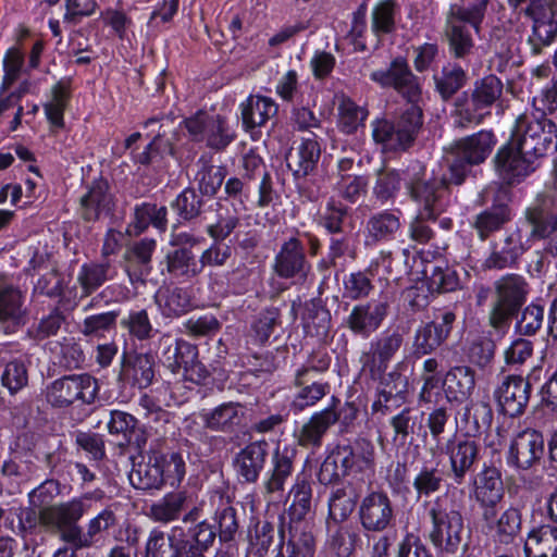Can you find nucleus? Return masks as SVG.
Segmentation results:
<instances>
[{
	"label": "nucleus",
	"instance_id": "nucleus-51",
	"mask_svg": "<svg viewBox=\"0 0 557 557\" xmlns=\"http://www.w3.org/2000/svg\"><path fill=\"white\" fill-rule=\"evenodd\" d=\"M188 496L185 491L165 494L149 507V516L157 522L169 523L177 520L187 508Z\"/></svg>",
	"mask_w": 557,
	"mask_h": 557
},
{
	"label": "nucleus",
	"instance_id": "nucleus-24",
	"mask_svg": "<svg viewBox=\"0 0 557 557\" xmlns=\"http://www.w3.org/2000/svg\"><path fill=\"white\" fill-rule=\"evenodd\" d=\"M203 428L223 434H235L244 428L246 406L238 401H226L212 409L199 412Z\"/></svg>",
	"mask_w": 557,
	"mask_h": 557
},
{
	"label": "nucleus",
	"instance_id": "nucleus-19",
	"mask_svg": "<svg viewBox=\"0 0 557 557\" xmlns=\"http://www.w3.org/2000/svg\"><path fill=\"white\" fill-rule=\"evenodd\" d=\"M389 313L386 298L371 299L355 305L343 320V325L354 335L369 338L379 331Z\"/></svg>",
	"mask_w": 557,
	"mask_h": 557
},
{
	"label": "nucleus",
	"instance_id": "nucleus-26",
	"mask_svg": "<svg viewBox=\"0 0 557 557\" xmlns=\"http://www.w3.org/2000/svg\"><path fill=\"white\" fill-rule=\"evenodd\" d=\"M157 248V242L153 238H141L131 246L124 252V269L133 286H145L148 276L152 271V255Z\"/></svg>",
	"mask_w": 557,
	"mask_h": 557
},
{
	"label": "nucleus",
	"instance_id": "nucleus-32",
	"mask_svg": "<svg viewBox=\"0 0 557 557\" xmlns=\"http://www.w3.org/2000/svg\"><path fill=\"white\" fill-rule=\"evenodd\" d=\"M238 110L243 129L252 134L277 115L278 104L271 97L250 95L239 104Z\"/></svg>",
	"mask_w": 557,
	"mask_h": 557
},
{
	"label": "nucleus",
	"instance_id": "nucleus-28",
	"mask_svg": "<svg viewBox=\"0 0 557 557\" xmlns=\"http://www.w3.org/2000/svg\"><path fill=\"white\" fill-rule=\"evenodd\" d=\"M530 395V382L518 375L507 376L495 392L500 411L510 418L524 413Z\"/></svg>",
	"mask_w": 557,
	"mask_h": 557
},
{
	"label": "nucleus",
	"instance_id": "nucleus-31",
	"mask_svg": "<svg viewBox=\"0 0 557 557\" xmlns=\"http://www.w3.org/2000/svg\"><path fill=\"white\" fill-rule=\"evenodd\" d=\"M335 450L343 460L344 471L352 473H372L375 468V447L366 437H357L345 444H339Z\"/></svg>",
	"mask_w": 557,
	"mask_h": 557
},
{
	"label": "nucleus",
	"instance_id": "nucleus-53",
	"mask_svg": "<svg viewBox=\"0 0 557 557\" xmlns=\"http://www.w3.org/2000/svg\"><path fill=\"white\" fill-rule=\"evenodd\" d=\"M156 302L165 318H178L193 309L189 292L183 287L166 288L154 296Z\"/></svg>",
	"mask_w": 557,
	"mask_h": 557
},
{
	"label": "nucleus",
	"instance_id": "nucleus-12",
	"mask_svg": "<svg viewBox=\"0 0 557 557\" xmlns=\"http://www.w3.org/2000/svg\"><path fill=\"white\" fill-rule=\"evenodd\" d=\"M456 319L453 310L440 309L431 321L420 324L412 336L411 356L420 359L442 348L451 335Z\"/></svg>",
	"mask_w": 557,
	"mask_h": 557
},
{
	"label": "nucleus",
	"instance_id": "nucleus-7",
	"mask_svg": "<svg viewBox=\"0 0 557 557\" xmlns=\"http://www.w3.org/2000/svg\"><path fill=\"white\" fill-rule=\"evenodd\" d=\"M428 515L431 520L429 540L441 554H456L463 543V517L460 510L449 506L443 497H436L430 503Z\"/></svg>",
	"mask_w": 557,
	"mask_h": 557
},
{
	"label": "nucleus",
	"instance_id": "nucleus-46",
	"mask_svg": "<svg viewBox=\"0 0 557 557\" xmlns=\"http://www.w3.org/2000/svg\"><path fill=\"white\" fill-rule=\"evenodd\" d=\"M154 357L151 354H135L127 356L123 354L122 358V374L132 381L134 386L138 388H147L153 382L154 371Z\"/></svg>",
	"mask_w": 557,
	"mask_h": 557
},
{
	"label": "nucleus",
	"instance_id": "nucleus-35",
	"mask_svg": "<svg viewBox=\"0 0 557 557\" xmlns=\"http://www.w3.org/2000/svg\"><path fill=\"white\" fill-rule=\"evenodd\" d=\"M475 371L469 366L449 368L442 380V388L447 403L462 404L475 389Z\"/></svg>",
	"mask_w": 557,
	"mask_h": 557
},
{
	"label": "nucleus",
	"instance_id": "nucleus-16",
	"mask_svg": "<svg viewBox=\"0 0 557 557\" xmlns=\"http://www.w3.org/2000/svg\"><path fill=\"white\" fill-rule=\"evenodd\" d=\"M404 344L405 335L399 329L383 331L369 343V350L360 355L361 370L368 374L380 375L387 370Z\"/></svg>",
	"mask_w": 557,
	"mask_h": 557
},
{
	"label": "nucleus",
	"instance_id": "nucleus-64",
	"mask_svg": "<svg viewBox=\"0 0 557 557\" xmlns=\"http://www.w3.org/2000/svg\"><path fill=\"white\" fill-rule=\"evenodd\" d=\"M29 364L30 361L23 358H13L4 364L0 381L10 395H15L27 386Z\"/></svg>",
	"mask_w": 557,
	"mask_h": 557
},
{
	"label": "nucleus",
	"instance_id": "nucleus-55",
	"mask_svg": "<svg viewBox=\"0 0 557 557\" xmlns=\"http://www.w3.org/2000/svg\"><path fill=\"white\" fill-rule=\"evenodd\" d=\"M435 90L443 101L450 100L468 81L466 71L456 63H447L433 75Z\"/></svg>",
	"mask_w": 557,
	"mask_h": 557
},
{
	"label": "nucleus",
	"instance_id": "nucleus-8",
	"mask_svg": "<svg viewBox=\"0 0 557 557\" xmlns=\"http://www.w3.org/2000/svg\"><path fill=\"white\" fill-rule=\"evenodd\" d=\"M156 354L172 373L183 370L184 379L196 384L205 382L210 373L198 359V347L183 338L162 334Z\"/></svg>",
	"mask_w": 557,
	"mask_h": 557
},
{
	"label": "nucleus",
	"instance_id": "nucleus-3",
	"mask_svg": "<svg viewBox=\"0 0 557 557\" xmlns=\"http://www.w3.org/2000/svg\"><path fill=\"white\" fill-rule=\"evenodd\" d=\"M503 92L504 84L494 74L474 81L470 89L462 91L454 100L453 116L456 125L467 127L469 124H481L500 101Z\"/></svg>",
	"mask_w": 557,
	"mask_h": 557
},
{
	"label": "nucleus",
	"instance_id": "nucleus-36",
	"mask_svg": "<svg viewBox=\"0 0 557 557\" xmlns=\"http://www.w3.org/2000/svg\"><path fill=\"white\" fill-rule=\"evenodd\" d=\"M163 275L178 284L193 282L201 274V265L193 249H172L164 257Z\"/></svg>",
	"mask_w": 557,
	"mask_h": 557
},
{
	"label": "nucleus",
	"instance_id": "nucleus-56",
	"mask_svg": "<svg viewBox=\"0 0 557 557\" xmlns=\"http://www.w3.org/2000/svg\"><path fill=\"white\" fill-rule=\"evenodd\" d=\"M473 484L476 502H502L504 485L497 468L485 466L473 480Z\"/></svg>",
	"mask_w": 557,
	"mask_h": 557
},
{
	"label": "nucleus",
	"instance_id": "nucleus-1",
	"mask_svg": "<svg viewBox=\"0 0 557 557\" xmlns=\"http://www.w3.org/2000/svg\"><path fill=\"white\" fill-rule=\"evenodd\" d=\"M496 143L495 134L487 129L455 140L444 149L440 176L428 174L422 161L410 160L403 169V183L418 212L425 218H438L448 205L446 195L450 186L462 185L472 168L486 161Z\"/></svg>",
	"mask_w": 557,
	"mask_h": 557
},
{
	"label": "nucleus",
	"instance_id": "nucleus-41",
	"mask_svg": "<svg viewBox=\"0 0 557 557\" xmlns=\"http://www.w3.org/2000/svg\"><path fill=\"white\" fill-rule=\"evenodd\" d=\"M320 156L319 143L311 137L302 138L299 146L286 154V164L295 180L305 178L313 173Z\"/></svg>",
	"mask_w": 557,
	"mask_h": 557
},
{
	"label": "nucleus",
	"instance_id": "nucleus-38",
	"mask_svg": "<svg viewBox=\"0 0 557 557\" xmlns=\"http://www.w3.org/2000/svg\"><path fill=\"white\" fill-rule=\"evenodd\" d=\"M294 385L298 388L290 403V410L295 413L314 406L323 397L330 393V384L327 382L314 381L308 376L307 369H298L295 373Z\"/></svg>",
	"mask_w": 557,
	"mask_h": 557
},
{
	"label": "nucleus",
	"instance_id": "nucleus-23",
	"mask_svg": "<svg viewBox=\"0 0 557 557\" xmlns=\"http://www.w3.org/2000/svg\"><path fill=\"white\" fill-rule=\"evenodd\" d=\"M28 309L21 289L0 280V327L4 334L11 335L26 325Z\"/></svg>",
	"mask_w": 557,
	"mask_h": 557
},
{
	"label": "nucleus",
	"instance_id": "nucleus-40",
	"mask_svg": "<svg viewBox=\"0 0 557 557\" xmlns=\"http://www.w3.org/2000/svg\"><path fill=\"white\" fill-rule=\"evenodd\" d=\"M479 29L469 23L468 18H461L451 14L446 20L445 37L448 41L449 52L457 59L468 57L474 47L471 29Z\"/></svg>",
	"mask_w": 557,
	"mask_h": 557
},
{
	"label": "nucleus",
	"instance_id": "nucleus-29",
	"mask_svg": "<svg viewBox=\"0 0 557 557\" xmlns=\"http://www.w3.org/2000/svg\"><path fill=\"white\" fill-rule=\"evenodd\" d=\"M297 451L288 445H277L270 455L265 472L264 488L268 493L284 491L286 482L296 471Z\"/></svg>",
	"mask_w": 557,
	"mask_h": 557
},
{
	"label": "nucleus",
	"instance_id": "nucleus-2",
	"mask_svg": "<svg viewBox=\"0 0 557 557\" xmlns=\"http://www.w3.org/2000/svg\"><path fill=\"white\" fill-rule=\"evenodd\" d=\"M371 126L373 140L384 151H406L414 144L423 126L421 102H406L395 120L376 119Z\"/></svg>",
	"mask_w": 557,
	"mask_h": 557
},
{
	"label": "nucleus",
	"instance_id": "nucleus-45",
	"mask_svg": "<svg viewBox=\"0 0 557 557\" xmlns=\"http://www.w3.org/2000/svg\"><path fill=\"white\" fill-rule=\"evenodd\" d=\"M163 233L168 228V209L153 202H141L134 207L133 221L127 232L131 235H140L149 226Z\"/></svg>",
	"mask_w": 557,
	"mask_h": 557
},
{
	"label": "nucleus",
	"instance_id": "nucleus-21",
	"mask_svg": "<svg viewBox=\"0 0 557 557\" xmlns=\"http://www.w3.org/2000/svg\"><path fill=\"white\" fill-rule=\"evenodd\" d=\"M509 201V189L498 187L492 205L473 216L471 227L480 240H487L511 220L512 213L508 205Z\"/></svg>",
	"mask_w": 557,
	"mask_h": 557
},
{
	"label": "nucleus",
	"instance_id": "nucleus-15",
	"mask_svg": "<svg viewBox=\"0 0 557 557\" xmlns=\"http://www.w3.org/2000/svg\"><path fill=\"white\" fill-rule=\"evenodd\" d=\"M529 237L519 226L507 230L499 242H492L490 253L482 262L485 271H503L518 268L522 256L529 250Z\"/></svg>",
	"mask_w": 557,
	"mask_h": 557
},
{
	"label": "nucleus",
	"instance_id": "nucleus-57",
	"mask_svg": "<svg viewBox=\"0 0 557 557\" xmlns=\"http://www.w3.org/2000/svg\"><path fill=\"white\" fill-rule=\"evenodd\" d=\"M350 209L341 200L330 198L324 209L319 213L317 223L326 234L352 228Z\"/></svg>",
	"mask_w": 557,
	"mask_h": 557
},
{
	"label": "nucleus",
	"instance_id": "nucleus-22",
	"mask_svg": "<svg viewBox=\"0 0 557 557\" xmlns=\"http://www.w3.org/2000/svg\"><path fill=\"white\" fill-rule=\"evenodd\" d=\"M544 451L543 434L528 429L512 440L507 451L506 462L516 470L525 471L540 462Z\"/></svg>",
	"mask_w": 557,
	"mask_h": 557
},
{
	"label": "nucleus",
	"instance_id": "nucleus-11",
	"mask_svg": "<svg viewBox=\"0 0 557 557\" xmlns=\"http://www.w3.org/2000/svg\"><path fill=\"white\" fill-rule=\"evenodd\" d=\"M99 392L98 381L88 373L70 374L54 380L47 387V401L54 408H65L76 400L85 405L95 403Z\"/></svg>",
	"mask_w": 557,
	"mask_h": 557
},
{
	"label": "nucleus",
	"instance_id": "nucleus-13",
	"mask_svg": "<svg viewBox=\"0 0 557 557\" xmlns=\"http://www.w3.org/2000/svg\"><path fill=\"white\" fill-rule=\"evenodd\" d=\"M273 273L294 284H306L312 275V265L308 260L306 247L297 236L284 240L274 256Z\"/></svg>",
	"mask_w": 557,
	"mask_h": 557
},
{
	"label": "nucleus",
	"instance_id": "nucleus-54",
	"mask_svg": "<svg viewBox=\"0 0 557 557\" xmlns=\"http://www.w3.org/2000/svg\"><path fill=\"white\" fill-rule=\"evenodd\" d=\"M47 347L52 356L53 362L66 370L78 369L85 361V354L73 337H63L62 341H50Z\"/></svg>",
	"mask_w": 557,
	"mask_h": 557
},
{
	"label": "nucleus",
	"instance_id": "nucleus-59",
	"mask_svg": "<svg viewBox=\"0 0 557 557\" xmlns=\"http://www.w3.org/2000/svg\"><path fill=\"white\" fill-rule=\"evenodd\" d=\"M389 424L394 432L393 441L404 445L410 435L422 429V414L414 408L405 407L391 418Z\"/></svg>",
	"mask_w": 557,
	"mask_h": 557
},
{
	"label": "nucleus",
	"instance_id": "nucleus-60",
	"mask_svg": "<svg viewBox=\"0 0 557 557\" xmlns=\"http://www.w3.org/2000/svg\"><path fill=\"white\" fill-rule=\"evenodd\" d=\"M120 310L87 315L79 325L81 333L89 338H103L116 330Z\"/></svg>",
	"mask_w": 557,
	"mask_h": 557
},
{
	"label": "nucleus",
	"instance_id": "nucleus-58",
	"mask_svg": "<svg viewBox=\"0 0 557 557\" xmlns=\"http://www.w3.org/2000/svg\"><path fill=\"white\" fill-rule=\"evenodd\" d=\"M522 528V515L520 509L509 507L498 517L491 530L493 537L500 544H511L520 534Z\"/></svg>",
	"mask_w": 557,
	"mask_h": 557
},
{
	"label": "nucleus",
	"instance_id": "nucleus-9",
	"mask_svg": "<svg viewBox=\"0 0 557 557\" xmlns=\"http://www.w3.org/2000/svg\"><path fill=\"white\" fill-rule=\"evenodd\" d=\"M182 124L186 128L189 139L194 143H205L206 146L215 151L222 152L235 141L237 132L225 116L220 114H209L199 110L195 114L183 120Z\"/></svg>",
	"mask_w": 557,
	"mask_h": 557
},
{
	"label": "nucleus",
	"instance_id": "nucleus-47",
	"mask_svg": "<svg viewBox=\"0 0 557 557\" xmlns=\"http://www.w3.org/2000/svg\"><path fill=\"white\" fill-rule=\"evenodd\" d=\"M213 206L211 199L197 191L195 188L187 187L181 191L172 202V208L176 211L180 221L194 222L202 219Z\"/></svg>",
	"mask_w": 557,
	"mask_h": 557
},
{
	"label": "nucleus",
	"instance_id": "nucleus-42",
	"mask_svg": "<svg viewBox=\"0 0 557 557\" xmlns=\"http://www.w3.org/2000/svg\"><path fill=\"white\" fill-rule=\"evenodd\" d=\"M290 505L287 509L288 521H309L312 512V481L310 474L298 473L289 491Z\"/></svg>",
	"mask_w": 557,
	"mask_h": 557
},
{
	"label": "nucleus",
	"instance_id": "nucleus-43",
	"mask_svg": "<svg viewBox=\"0 0 557 557\" xmlns=\"http://www.w3.org/2000/svg\"><path fill=\"white\" fill-rule=\"evenodd\" d=\"M525 220L531 225L528 237L546 238L557 231V210L548 199H536L525 210Z\"/></svg>",
	"mask_w": 557,
	"mask_h": 557
},
{
	"label": "nucleus",
	"instance_id": "nucleus-20",
	"mask_svg": "<svg viewBox=\"0 0 557 557\" xmlns=\"http://www.w3.org/2000/svg\"><path fill=\"white\" fill-rule=\"evenodd\" d=\"M401 363L396 364L389 372L383 371L380 375L369 374L379 381L377 398L372 404L373 412L391 413L406 401L408 392V377L400 371Z\"/></svg>",
	"mask_w": 557,
	"mask_h": 557
},
{
	"label": "nucleus",
	"instance_id": "nucleus-10",
	"mask_svg": "<svg viewBox=\"0 0 557 557\" xmlns=\"http://www.w3.org/2000/svg\"><path fill=\"white\" fill-rule=\"evenodd\" d=\"M492 163L499 187L506 189L521 184L540 168L511 136L496 150Z\"/></svg>",
	"mask_w": 557,
	"mask_h": 557
},
{
	"label": "nucleus",
	"instance_id": "nucleus-27",
	"mask_svg": "<svg viewBox=\"0 0 557 557\" xmlns=\"http://www.w3.org/2000/svg\"><path fill=\"white\" fill-rule=\"evenodd\" d=\"M81 216L86 222H96L102 215L112 214L115 199L110 190V184L103 177L94 180L87 187V193L79 200Z\"/></svg>",
	"mask_w": 557,
	"mask_h": 557
},
{
	"label": "nucleus",
	"instance_id": "nucleus-18",
	"mask_svg": "<svg viewBox=\"0 0 557 557\" xmlns=\"http://www.w3.org/2000/svg\"><path fill=\"white\" fill-rule=\"evenodd\" d=\"M358 520L367 533H382L395 521V508L388 494L382 490L368 493L359 503Z\"/></svg>",
	"mask_w": 557,
	"mask_h": 557
},
{
	"label": "nucleus",
	"instance_id": "nucleus-62",
	"mask_svg": "<svg viewBox=\"0 0 557 557\" xmlns=\"http://www.w3.org/2000/svg\"><path fill=\"white\" fill-rule=\"evenodd\" d=\"M110 270L111 263L109 260L84 263L77 275V282L83 292L82 296H89L102 286L110 278Z\"/></svg>",
	"mask_w": 557,
	"mask_h": 557
},
{
	"label": "nucleus",
	"instance_id": "nucleus-49",
	"mask_svg": "<svg viewBox=\"0 0 557 557\" xmlns=\"http://www.w3.org/2000/svg\"><path fill=\"white\" fill-rule=\"evenodd\" d=\"M493 409L485 401H471L467 404L460 414V422L466 434L471 437L486 433L493 423Z\"/></svg>",
	"mask_w": 557,
	"mask_h": 557
},
{
	"label": "nucleus",
	"instance_id": "nucleus-52",
	"mask_svg": "<svg viewBox=\"0 0 557 557\" xmlns=\"http://www.w3.org/2000/svg\"><path fill=\"white\" fill-rule=\"evenodd\" d=\"M310 521H288L286 549L297 553L299 557H314L315 540Z\"/></svg>",
	"mask_w": 557,
	"mask_h": 557
},
{
	"label": "nucleus",
	"instance_id": "nucleus-44",
	"mask_svg": "<svg viewBox=\"0 0 557 557\" xmlns=\"http://www.w3.org/2000/svg\"><path fill=\"white\" fill-rule=\"evenodd\" d=\"M360 494L354 483H345L331 490L327 499V518L335 524L346 521L357 507Z\"/></svg>",
	"mask_w": 557,
	"mask_h": 557
},
{
	"label": "nucleus",
	"instance_id": "nucleus-34",
	"mask_svg": "<svg viewBox=\"0 0 557 557\" xmlns=\"http://www.w3.org/2000/svg\"><path fill=\"white\" fill-rule=\"evenodd\" d=\"M107 423L108 432L114 436L120 447L134 446L140 449L147 442L139 421L123 410H110Z\"/></svg>",
	"mask_w": 557,
	"mask_h": 557
},
{
	"label": "nucleus",
	"instance_id": "nucleus-50",
	"mask_svg": "<svg viewBox=\"0 0 557 557\" xmlns=\"http://www.w3.org/2000/svg\"><path fill=\"white\" fill-rule=\"evenodd\" d=\"M523 550L525 557H557V527L542 525L531 530Z\"/></svg>",
	"mask_w": 557,
	"mask_h": 557
},
{
	"label": "nucleus",
	"instance_id": "nucleus-5",
	"mask_svg": "<svg viewBox=\"0 0 557 557\" xmlns=\"http://www.w3.org/2000/svg\"><path fill=\"white\" fill-rule=\"evenodd\" d=\"M493 290L488 324L497 332L505 333L527 302L530 284L521 274L506 273L493 282Z\"/></svg>",
	"mask_w": 557,
	"mask_h": 557
},
{
	"label": "nucleus",
	"instance_id": "nucleus-4",
	"mask_svg": "<svg viewBox=\"0 0 557 557\" xmlns=\"http://www.w3.org/2000/svg\"><path fill=\"white\" fill-rule=\"evenodd\" d=\"M510 136L539 165L557 151V125L540 110L520 115Z\"/></svg>",
	"mask_w": 557,
	"mask_h": 557
},
{
	"label": "nucleus",
	"instance_id": "nucleus-6",
	"mask_svg": "<svg viewBox=\"0 0 557 557\" xmlns=\"http://www.w3.org/2000/svg\"><path fill=\"white\" fill-rule=\"evenodd\" d=\"M101 491L88 492L79 497H74L67 502H63L40 510V523L60 533V537L74 549L81 541L82 527L78 521L90 510L91 500L101 498Z\"/></svg>",
	"mask_w": 557,
	"mask_h": 557
},
{
	"label": "nucleus",
	"instance_id": "nucleus-33",
	"mask_svg": "<svg viewBox=\"0 0 557 557\" xmlns=\"http://www.w3.org/2000/svg\"><path fill=\"white\" fill-rule=\"evenodd\" d=\"M159 460L157 449H149L140 456L139 461L133 458V467L128 479L134 488L151 492L160 491L165 485Z\"/></svg>",
	"mask_w": 557,
	"mask_h": 557
},
{
	"label": "nucleus",
	"instance_id": "nucleus-25",
	"mask_svg": "<svg viewBox=\"0 0 557 557\" xmlns=\"http://www.w3.org/2000/svg\"><path fill=\"white\" fill-rule=\"evenodd\" d=\"M269 447L267 440H257L235 455L233 467L240 483L252 484L259 480L269 458Z\"/></svg>",
	"mask_w": 557,
	"mask_h": 557
},
{
	"label": "nucleus",
	"instance_id": "nucleus-14",
	"mask_svg": "<svg viewBox=\"0 0 557 557\" xmlns=\"http://www.w3.org/2000/svg\"><path fill=\"white\" fill-rule=\"evenodd\" d=\"M370 79L383 88H393L406 102H422L420 78L403 57L393 59L386 70L373 71Z\"/></svg>",
	"mask_w": 557,
	"mask_h": 557
},
{
	"label": "nucleus",
	"instance_id": "nucleus-61",
	"mask_svg": "<svg viewBox=\"0 0 557 557\" xmlns=\"http://www.w3.org/2000/svg\"><path fill=\"white\" fill-rule=\"evenodd\" d=\"M351 230L330 233L326 259L319 262V268L335 267L346 256L354 258L355 245Z\"/></svg>",
	"mask_w": 557,
	"mask_h": 557
},
{
	"label": "nucleus",
	"instance_id": "nucleus-39",
	"mask_svg": "<svg viewBox=\"0 0 557 557\" xmlns=\"http://www.w3.org/2000/svg\"><path fill=\"white\" fill-rule=\"evenodd\" d=\"M401 212L382 210L369 216L366 223V245L394 240L400 230Z\"/></svg>",
	"mask_w": 557,
	"mask_h": 557
},
{
	"label": "nucleus",
	"instance_id": "nucleus-48",
	"mask_svg": "<svg viewBox=\"0 0 557 557\" xmlns=\"http://www.w3.org/2000/svg\"><path fill=\"white\" fill-rule=\"evenodd\" d=\"M302 326L308 336L319 339L327 336L332 326V317L320 297L312 298L305 304Z\"/></svg>",
	"mask_w": 557,
	"mask_h": 557
},
{
	"label": "nucleus",
	"instance_id": "nucleus-37",
	"mask_svg": "<svg viewBox=\"0 0 557 557\" xmlns=\"http://www.w3.org/2000/svg\"><path fill=\"white\" fill-rule=\"evenodd\" d=\"M164 120V116H154L148 119L144 123L145 128L158 125V129L151 141L145 147L143 151L132 152L133 161L135 163H139L141 165H150L153 163H159L166 154H174V145L172 140L166 137L168 132L165 129V124L161 123ZM166 121H169V119H166Z\"/></svg>",
	"mask_w": 557,
	"mask_h": 557
},
{
	"label": "nucleus",
	"instance_id": "nucleus-17",
	"mask_svg": "<svg viewBox=\"0 0 557 557\" xmlns=\"http://www.w3.org/2000/svg\"><path fill=\"white\" fill-rule=\"evenodd\" d=\"M481 445L471 436L455 435L438 450L449 458L450 475L456 484H462L468 474L474 472L481 459Z\"/></svg>",
	"mask_w": 557,
	"mask_h": 557
},
{
	"label": "nucleus",
	"instance_id": "nucleus-63",
	"mask_svg": "<svg viewBox=\"0 0 557 557\" xmlns=\"http://www.w3.org/2000/svg\"><path fill=\"white\" fill-rule=\"evenodd\" d=\"M374 274L371 270H359L343 278V298L358 301L370 296L374 289Z\"/></svg>",
	"mask_w": 557,
	"mask_h": 557
},
{
	"label": "nucleus",
	"instance_id": "nucleus-30",
	"mask_svg": "<svg viewBox=\"0 0 557 557\" xmlns=\"http://www.w3.org/2000/svg\"><path fill=\"white\" fill-rule=\"evenodd\" d=\"M338 398L332 396L331 403L323 410L314 412L308 421L295 433L299 446L305 448H319L329 429L334 425L339 417L335 414V406Z\"/></svg>",
	"mask_w": 557,
	"mask_h": 557
}]
</instances>
